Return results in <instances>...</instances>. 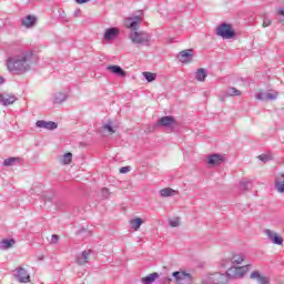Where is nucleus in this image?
<instances>
[{"label":"nucleus","mask_w":284,"mask_h":284,"mask_svg":"<svg viewBox=\"0 0 284 284\" xmlns=\"http://www.w3.org/2000/svg\"><path fill=\"white\" fill-rule=\"evenodd\" d=\"M101 194H102V199H110V190H108L106 187H103L101 190Z\"/></svg>","instance_id":"f704fd0d"},{"label":"nucleus","mask_w":284,"mask_h":284,"mask_svg":"<svg viewBox=\"0 0 284 284\" xmlns=\"http://www.w3.org/2000/svg\"><path fill=\"white\" fill-rule=\"evenodd\" d=\"M277 97H278V92L270 93L267 91H261L255 94V99L257 101H275Z\"/></svg>","instance_id":"0eeeda50"},{"label":"nucleus","mask_w":284,"mask_h":284,"mask_svg":"<svg viewBox=\"0 0 284 284\" xmlns=\"http://www.w3.org/2000/svg\"><path fill=\"white\" fill-rule=\"evenodd\" d=\"M159 278V273H151L142 278L143 284H152L154 281Z\"/></svg>","instance_id":"393cba45"},{"label":"nucleus","mask_w":284,"mask_h":284,"mask_svg":"<svg viewBox=\"0 0 284 284\" xmlns=\"http://www.w3.org/2000/svg\"><path fill=\"white\" fill-rule=\"evenodd\" d=\"M240 190H242V192H247V190H252V181H250V180L241 181Z\"/></svg>","instance_id":"bb28decb"},{"label":"nucleus","mask_w":284,"mask_h":284,"mask_svg":"<svg viewBox=\"0 0 284 284\" xmlns=\"http://www.w3.org/2000/svg\"><path fill=\"white\" fill-rule=\"evenodd\" d=\"M130 170H132L131 166H122V168H120V174H128V172H130Z\"/></svg>","instance_id":"e433bc0d"},{"label":"nucleus","mask_w":284,"mask_h":284,"mask_svg":"<svg viewBox=\"0 0 284 284\" xmlns=\"http://www.w3.org/2000/svg\"><path fill=\"white\" fill-rule=\"evenodd\" d=\"M81 14V9H77L73 13V17H79Z\"/></svg>","instance_id":"a19ab883"},{"label":"nucleus","mask_w":284,"mask_h":284,"mask_svg":"<svg viewBox=\"0 0 284 284\" xmlns=\"http://www.w3.org/2000/svg\"><path fill=\"white\" fill-rule=\"evenodd\" d=\"M58 243H59V235L53 234V235L51 236V244H52V245H57Z\"/></svg>","instance_id":"4c0bfd02"},{"label":"nucleus","mask_w":284,"mask_h":284,"mask_svg":"<svg viewBox=\"0 0 284 284\" xmlns=\"http://www.w3.org/2000/svg\"><path fill=\"white\" fill-rule=\"evenodd\" d=\"M106 70L109 72H111L112 74H116L118 77H126L128 73L119 65L114 64V65H108Z\"/></svg>","instance_id":"f3484780"},{"label":"nucleus","mask_w":284,"mask_h":284,"mask_svg":"<svg viewBox=\"0 0 284 284\" xmlns=\"http://www.w3.org/2000/svg\"><path fill=\"white\" fill-rule=\"evenodd\" d=\"M17 101V97L14 94H1L0 93V103L4 106L12 105Z\"/></svg>","instance_id":"dca6fc26"},{"label":"nucleus","mask_w":284,"mask_h":284,"mask_svg":"<svg viewBox=\"0 0 284 284\" xmlns=\"http://www.w3.org/2000/svg\"><path fill=\"white\" fill-rule=\"evenodd\" d=\"M14 243H17V242L14 241V239H10V240L6 239V240H2V241L0 242V250H10V247H12V246L14 245Z\"/></svg>","instance_id":"4be33fe9"},{"label":"nucleus","mask_w":284,"mask_h":284,"mask_svg":"<svg viewBox=\"0 0 284 284\" xmlns=\"http://www.w3.org/2000/svg\"><path fill=\"white\" fill-rule=\"evenodd\" d=\"M172 276L175 278L176 283H192V275L190 273L175 271Z\"/></svg>","instance_id":"423d86ee"},{"label":"nucleus","mask_w":284,"mask_h":284,"mask_svg":"<svg viewBox=\"0 0 284 284\" xmlns=\"http://www.w3.org/2000/svg\"><path fill=\"white\" fill-rule=\"evenodd\" d=\"M85 232V229H81L80 231L77 232V234H83Z\"/></svg>","instance_id":"c03bdc74"},{"label":"nucleus","mask_w":284,"mask_h":284,"mask_svg":"<svg viewBox=\"0 0 284 284\" xmlns=\"http://www.w3.org/2000/svg\"><path fill=\"white\" fill-rule=\"evenodd\" d=\"M176 191L174 189L165 187L160 191V194L163 199H166L168 196H174Z\"/></svg>","instance_id":"cd10ccee"},{"label":"nucleus","mask_w":284,"mask_h":284,"mask_svg":"<svg viewBox=\"0 0 284 284\" xmlns=\"http://www.w3.org/2000/svg\"><path fill=\"white\" fill-rule=\"evenodd\" d=\"M250 266H232L226 271V274H224L227 278V281H230V278H243V276H245V274H247V270Z\"/></svg>","instance_id":"39448f33"},{"label":"nucleus","mask_w":284,"mask_h":284,"mask_svg":"<svg viewBox=\"0 0 284 284\" xmlns=\"http://www.w3.org/2000/svg\"><path fill=\"white\" fill-rule=\"evenodd\" d=\"M142 21L143 18L141 16L130 17L126 18L124 21L125 28L132 30L129 36V39H131L132 43L138 48H141V45H150V41L152 39L150 33L145 31H136L139 29V26H141Z\"/></svg>","instance_id":"f03ea898"},{"label":"nucleus","mask_w":284,"mask_h":284,"mask_svg":"<svg viewBox=\"0 0 284 284\" xmlns=\"http://www.w3.org/2000/svg\"><path fill=\"white\" fill-rule=\"evenodd\" d=\"M90 0H75V3H79L80 6L83 3H88Z\"/></svg>","instance_id":"ea45409f"},{"label":"nucleus","mask_w":284,"mask_h":284,"mask_svg":"<svg viewBox=\"0 0 284 284\" xmlns=\"http://www.w3.org/2000/svg\"><path fill=\"white\" fill-rule=\"evenodd\" d=\"M142 74L144 79H146L148 83H152V81H156V73L145 71Z\"/></svg>","instance_id":"7c9ffc66"},{"label":"nucleus","mask_w":284,"mask_h":284,"mask_svg":"<svg viewBox=\"0 0 284 284\" xmlns=\"http://www.w3.org/2000/svg\"><path fill=\"white\" fill-rule=\"evenodd\" d=\"M225 97H241V91H239L236 88L234 87H230L226 91H225Z\"/></svg>","instance_id":"c85d7f7f"},{"label":"nucleus","mask_w":284,"mask_h":284,"mask_svg":"<svg viewBox=\"0 0 284 284\" xmlns=\"http://www.w3.org/2000/svg\"><path fill=\"white\" fill-rule=\"evenodd\" d=\"M169 225L171 227H179V225H181V220L179 217H175L173 220L169 221Z\"/></svg>","instance_id":"473e14b6"},{"label":"nucleus","mask_w":284,"mask_h":284,"mask_svg":"<svg viewBox=\"0 0 284 284\" xmlns=\"http://www.w3.org/2000/svg\"><path fill=\"white\" fill-rule=\"evenodd\" d=\"M245 261V255L243 254H235L233 255L232 263L234 265H241Z\"/></svg>","instance_id":"c756f323"},{"label":"nucleus","mask_w":284,"mask_h":284,"mask_svg":"<svg viewBox=\"0 0 284 284\" xmlns=\"http://www.w3.org/2000/svg\"><path fill=\"white\" fill-rule=\"evenodd\" d=\"M227 276L222 273L207 274L203 280L202 284H226Z\"/></svg>","instance_id":"20e7f679"},{"label":"nucleus","mask_w":284,"mask_h":284,"mask_svg":"<svg viewBox=\"0 0 284 284\" xmlns=\"http://www.w3.org/2000/svg\"><path fill=\"white\" fill-rule=\"evenodd\" d=\"M104 130H108L111 134H114V128H112V124L108 123L103 125Z\"/></svg>","instance_id":"c9c22d12"},{"label":"nucleus","mask_w":284,"mask_h":284,"mask_svg":"<svg viewBox=\"0 0 284 284\" xmlns=\"http://www.w3.org/2000/svg\"><path fill=\"white\" fill-rule=\"evenodd\" d=\"M33 59V50L18 49L13 55L7 59V68L9 72H14V74H26L31 70Z\"/></svg>","instance_id":"f257e3e1"},{"label":"nucleus","mask_w":284,"mask_h":284,"mask_svg":"<svg viewBox=\"0 0 284 284\" xmlns=\"http://www.w3.org/2000/svg\"><path fill=\"white\" fill-rule=\"evenodd\" d=\"M68 101V95L63 92H57L53 94V100L52 102L54 105H61V103H65Z\"/></svg>","instance_id":"a211bd4d"},{"label":"nucleus","mask_w":284,"mask_h":284,"mask_svg":"<svg viewBox=\"0 0 284 284\" xmlns=\"http://www.w3.org/2000/svg\"><path fill=\"white\" fill-rule=\"evenodd\" d=\"M251 278H256L258 284H270V277H267L265 275H261V273L258 271H254L251 274Z\"/></svg>","instance_id":"6ab92c4d"},{"label":"nucleus","mask_w":284,"mask_h":284,"mask_svg":"<svg viewBox=\"0 0 284 284\" xmlns=\"http://www.w3.org/2000/svg\"><path fill=\"white\" fill-rule=\"evenodd\" d=\"M260 161H263V163H267L270 161V155L267 154H262L258 156Z\"/></svg>","instance_id":"58836bf2"},{"label":"nucleus","mask_w":284,"mask_h":284,"mask_svg":"<svg viewBox=\"0 0 284 284\" xmlns=\"http://www.w3.org/2000/svg\"><path fill=\"white\" fill-rule=\"evenodd\" d=\"M193 57H194V50L192 49L183 50L178 54V59L179 61H181V63H190Z\"/></svg>","instance_id":"1a4fd4ad"},{"label":"nucleus","mask_w":284,"mask_h":284,"mask_svg":"<svg viewBox=\"0 0 284 284\" xmlns=\"http://www.w3.org/2000/svg\"><path fill=\"white\" fill-rule=\"evenodd\" d=\"M92 250L83 251L81 254L77 255L75 262L78 265H87Z\"/></svg>","instance_id":"ddd939ff"},{"label":"nucleus","mask_w":284,"mask_h":284,"mask_svg":"<svg viewBox=\"0 0 284 284\" xmlns=\"http://www.w3.org/2000/svg\"><path fill=\"white\" fill-rule=\"evenodd\" d=\"M278 14H281L282 17H284V7L278 10Z\"/></svg>","instance_id":"37998d69"},{"label":"nucleus","mask_w":284,"mask_h":284,"mask_svg":"<svg viewBox=\"0 0 284 284\" xmlns=\"http://www.w3.org/2000/svg\"><path fill=\"white\" fill-rule=\"evenodd\" d=\"M217 37H222V39H234L236 32L232 29V24L230 23H221L216 28Z\"/></svg>","instance_id":"7ed1b4c3"},{"label":"nucleus","mask_w":284,"mask_h":284,"mask_svg":"<svg viewBox=\"0 0 284 284\" xmlns=\"http://www.w3.org/2000/svg\"><path fill=\"white\" fill-rule=\"evenodd\" d=\"M275 190L281 194L284 193V174H280L275 179Z\"/></svg>","instance_id":"aec40b11"},{"label":"nucleus","mask_w":284,"mask_h":284,"mask_svg":"<svg viewBox=\"0 0 284 284\" xmlns=\"http://www.w3.org/2000/svg\"><path fill=\"white\" fill-rule=\"evenodd\" d=\"M116 37H119V29H116V28L106 29V31L104 33V39L106 41H111V39H114Z\"/></svg>","instance_id":"412c9836"},{"label":"nucleus","mask_w":284,"mask_h":284,"mask_svg":"<svg viewBox=\"0 0 284 284\" xmlns=\"http://www.w3.org/2000/svg\"><path fill=\"white\" fill-rule=\"evenodd\" d=\"M206 78H207V70H205V69H199V70L195 72V79H196V81L203 82V81H205Z\"/></svg>","instance_id":"b1692460"},{"label":"nucleus","mask_w":284,"mask_h":284,"mask_svg":"<svg viewBox=\"0 0 284 284\" xmlns=\"http://www.w3.org/2000/svg\"><path fill=\"white\" fill-rule=\"evenodd\" d=\"M207 163L212 168H217L219 165H223V163H225V158L221 154H212L209 156Z\"/></svg>","instance_id":"9b49d317"},{"label":"nucleus","mask_w":284,"mask_h":284,"mask_svg":"<svg viewBox=\"0 0 284 284\" xmlns=\"http://www.w3.org/2000/svg\"><path fill=\"white\" fill-rule=\"evenodd\" d=\"M62 163H63V165H68V164L72 163V153L71 152H68L63 155Z\"/></svg>","instance_id":"2f4dec72"},{"label":"nucleus","mask_w":284,"mask_h":284,"mask_svg":"<svg viewBox=\"0 0 284 284\" xmlns=\"http://www.w3.org/2000/svg\"><path fill=\"white\" fill-rule=\"evenodd\" d=\"M270 26H272V19L264 17L262 27L270 28Z\"/></svg>","instance_id":"72a5a7b5"},{"label":"nucleus","mask_w":284,"mask_h":284,"mask_svg":"<svg viewBox=\"0 0 284 284\" xmlns=\"http://www.w3.org/2000/svg\"><path fill=\"white\" fill-rule=\"evenodd\" d=\"M3 83H6V79L0 75V85H3Z\"/></svg>","instance_id":"79ce46f5"},{"label":"nucleus","mask_w":284,"mask_h":284,"mask_svg":"<svg viewBox=\"0 0 284 284\" xmlns=\"http://www.w3.org/2000/svg\"><path fill=\"white\" fill-rule=\"evenodd\" d=\"M159 125L161 128H171L172 125H174V118L170 115L162 116L158 120L155 128H159Z\"/></svg>","instance_id":"f8f14e48"},{"label":"nucleus","mask_w":284,"mask_h":284,"mask_svg":"<svg viewBox=\"0 0 284 284\" xmlns=\"http://www.w3.org/2000/svg\"><path fill=\"white\" fill-rule=\"evenodd\" d=\"M264 234L274 243V245H283V237L278 233H274L270 229L264 230Z\"/></svg>","instance_id":"6e6552de"},{"label":"nucleus","mask_w":284,"mask_h":284,"mask_svg":"<svg viewBox=\"0 0 284 284\" xmlns=\"http://www.w3.org/2000/svg\"><path fill=\"white\" fill-rule=\"evenodd\" d=\"M130 224L132 226V230H134V232H138L141 225H143V220L141 217H135L130 221Z\"/></svg>","instance_id":"a878e982"},{"label":"nucleus","mask_w":284,"mask_h":284,"mask_svg":"<svg viewBox=\"0 0 284 284\" xmlns=\"http://www.w3.org/2000/svg\"><path fill=\"white\" fill-rule=\"evenodd\" d=\"M21 26H23V28H34L37 26V17L27 16L22 18Z\"/></svg>","instance_id":"2eb2a0df"},{"label":"nucleus","mask_w":284,"mask_h":284,"mask_svg":"<svg viewBox=\"0 0 284 284\" xmlns=\"http://www.w3.org/2000/svg\"><path fill=\"white\" fill-rule=\"evenodd\" d=\"M17 278L20 283H28L30 282V275L28 274V271L23 267L17 268Z\"/></svg>","instance_id":"4468645a"},{"label":"nucleus","mask_w":284,"mask_h":284,"mask_svg":"<svg viewBox=\"0 0 284 284\" xmlns=\"http://www.w3.org/2000/svg\"><path fill=\"white\" fill-rule=\"evenodd\" d=\"M36 125L38 128L43 129V130H50V131L57 130L59 128V124H57V122H54V121H45V120H38L36 122Z\"/></svg>","instance_id":"9d476101"},{"label":"nucleus","mask_w":284,"mask_h":284,"mask_svg":"<svg viewBox=\"0 0 284 284\" xmlns=\"http://www.w3.org/2000/svg\"><path fill=\"white\" fill-rule=\"evenodd\" d=\"M19 163H21V158H8V159H6V160L3 161V165H4L6 168H10V166L17 165V164H19Z\"/></svg>","instance_id":"5701e85b"}]
</instances>
